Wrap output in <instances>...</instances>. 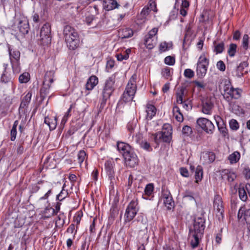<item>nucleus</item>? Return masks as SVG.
<instances>
[{
  "instance_id": "nucleus-1",
  "label": "nucleus",
  "mask_w": 250,
  "mask_h": 250,
  "mask_svg": "<svg viewBox=\"0 0 250 250\" xmlns=\"http://www.w3.org/2000/svg\"><path fill=\"white\" fill-rule=\"evenodd\" d=\"M205 220L201 217H198L195 219L193 224V229H190V236L193 238L191 240V245L193 248L198 246L199 243V239L203 236L205 228Z\"/></svg>"
},
{
  "instance_id": "nucleus-2",
  "label": "nucleus",
  "mask_w": 250,
  "mask_h": 250,
  "mask_svg": "<svg viewBox=\"0 0 250 250\" xmlns=\"http://www.w3.org/2000/svg\"><path fill=\"white\" fill-rule=\"evenodd\" d=\"M63 35L67 47L69 49L74 50L79 46L80 40L77 32L69 25L63 28Z\"/></svg>"
},
{
  "instance_id": "nucleus-3",
  "label": "nucleus",
  "mask_w": 250,
  "mask_h": 250,
  "mask_svg": "<svg viewBox=\"0 0 250 250\" xmlns=\"http://www.w3.org/2000/svg\"><path fill=\"white\" fill-rule=\"evenodd\" d=\"M13 28L16 27L23 35L27 34L29 30V25L27 18L21 14H16L12 25Z\"/></svg>"
},
{
  "instance_id": "nucleus-4",
  "label": "nucleus",
  "mask_w": 250,
  "mask_h": 250,
  "mask_svg": "<svg viewBox=\"0 0 250 250\" xmlns=\"http://www.w3.org/2000/svg\"><path fill=\"white\" fill-rule=\"evenodd\" d=\"M7 45L9 58L13 72L18 74L21 70L20 67L21 53L18 50L11 48L9 44Z\"/></svg>"
},
{
  "instance_id": "nucleus-5",
  "label": "nucleus",
  "mask_w": 250,
  "mask_h": 250,
  "mask_svg": "<svg viewBox=\"0 0 250 250\" xmlns=\"http://www.w3.org/2000/svg\"><path fill=\"white\" fill-rule=\"evenodd\" d=\"M53 76L54 72L51 71L47 72L45 74L42 86L40 90L42 100H43L49 93L50 84L54 82Z\"/></svg>"
},
{
  "instance_id": "nucleus-6",
  "label": "nucleus",
  "mask_w": 250,
  "mask_h": 250,
  "mask_svg": "<svg viewBox=\"0 0 250 250\" xmlns=\"http://www.w3.org/2000/svg\"><path fill=\"white\" fill-rule=\"evenodd\" d=\"M51 27L49 23H45L40 31V43L46 45L51 43Z\"/></svg>"
},
{
  "instance_id": "nucleus-7",
  "label": "nucleus",
  "mask_w": 250,
  "mask_h": 250,
  "mask_svg": "<svg viewBox=\"0 0 250 250\" xmlns=\"http://www.w3.org/2000/svg\"><path fill=\"white\" fill-rule=\"evenodd\" d=\"M208 61L205 55L201 56L197 63L196 73L199 78H203L206 74Z\"/></svg>"
},
{
  "instance_id": "nucleus-8",
  "label": "nucleus",
  "mask_w": 250,
  "mask_h": 250,
  "mask_svg": "<svg viewBox=\"0 0 250 250\" xmlns=\"http://www.w3.org/2000/svg\"><path fill=\"white\" fill-rule=\"evenodd\" d=\"M137 206V200H132L128 205L125 214V222H130L134 218L138 211Z\"/></svg>"
},
{
  "instance_id": "nucleus-9",
  "label": "nucleus",
  "mask_w": 250,
  "mask_h": 250,
  "mask_svg": "<svg viewBox=\"0 0 250 250\" xmlns=\"http://www.w3.org/2000/svg\"><path fill=\"white\" fill-rule=\"evenodd\" d=\"M198 125L206 133L211 134L213 133L215 126L213 123L208 119L205 118H199L197 120Z\"/></svg>"
},
{
  "instance_id": "nucleus-10",
  "label": "nucleus",
  "mask_w": 250,
  "mask_h": 250,
  "mask_svg": "<svg viewBox=\"0 0 250 250\" xmlns=\"http://www.w3.org/2000/svg\"><path fill=\"white\" fill-rule=\"evenodd\" d=\"M115 76L113 75L106 80L102 93L111 96L115 89Z\"/></svg>"
},
{
  "instance_id": "nucleus-11",
  "label": "nucleus",
  "mask_w": 250,
  "mask_h": 250,
  "mask_svg": "<svg viewBox=\"0 0 250 250\" xmlns=\"http://www.w3.org/2000/svg\"><path fill=\"white\" fill-rule=\"evenodd\" d=\"M172 132H166V131H159L156 133L154 136V142L159 145L162 141L169 143L172 138Z\"/></svg>"
},
{
  "instance_id": "nucleus-12",
  "label": "nucleus",
  "mask_w": 250,
  "mask_h": 250,
  "mask_svg": "<svg viewBox=\"0 0 250 250\" xmlns=\"http://www.w3.org/2000/svg\"><path fill=\"white\" fill-rule=\"evenodd\" d=\"M124 158L126 165L130 167H134L138 165V157L132 150L127 154H124Z\"/></svg>"
},
{
  "instance_id": "nucleus-13",
  "label": "nucleus",
  "mask_w": 250,
  "mask_h": 250,
  "mask_svg": "<svg viewBox=\"0 0 250 250\" xmlns=\"http://www.w3.org/2000/svg\"><path fill=\"white\" fill-rule=\"evenodd\" d=\"M213 208L216 210L218 215H223L224 211L223 202L221 197L218 194H216L214 196Z\"/></svg>"
},
{
  "instance_id": "nucleus-14",
  "label": "nucleus",
  "mask_w": 250,
  "mask_h": 250,
  "mask_svg": "<svg viewBox=\"0 0 250 250\" xmlns=\"http://www.w3.org/2000/svg\"><path fill=\"white\" fill-rule=\"evenodd\" d=\"M114 165V162L111 160L106 161L104 164L105 169L111 183L113 182V180H115Z\"/></svg>"
},
{
  "instance_id": "nucleus-15",
  "label": "nucleus",
  "mask_w": 250,
  "mask_h": 250,
  "mask_svg": "<svg viewBox=\"0 0 250 250\" xmlns=\"http://www.w3.org/2000/svg\"><path fill=\"white\" fill-rule=\"evenodd\" d=\"M136 78L132 76L129 80L125 91H127L131 95H135L136 91Z\"/></svg>"
},
{
  "instance_id": "nucleus-16",
  "label": "nucleus",
  "mask_w": 250,
  "mask_h": 250,
  "mask_svg": "<svg viewBox=\"0 0 250 250\" xmlns=\"http://www.w3.org/2000/svg\"><path fill=\"white\" fill-rule=\"evenodd\" d=\"M215 159V155L212 152H204L201 156V160L203 161L204 164H210L213 162Z\"/></svg>"
},
{
  "instance_id": "nucleus-17",
  "label": "nucleus",
  "mask_w": 250,
  "mask_h": 250,
  "mask_svg": "<svg viewBox=\"0 0 250 250\" xmlns=\"http://www.w3.org/2000/svg\"><path fill=\"white\" fill-rule=\"evenodd\" d=\"M117 149L124 157V154H127L132 150L131 147L128 144L124 142H118Z\"/></svg>"
},
{
  "instance_id": "nucleus-18",
  "label": "nucleus",
  "mask_w": 250,
  "mask_h": 250,
  "mask_svg": "<svg viewBox=\"0 0 250 250\" xmlns=\"http://www.w3.org/2000/svg\"><path fill=\"white\" fill-rule=\"evenodd\" d=\"M98 79L95 76H91L87 81L85 88L87 90H91L98 84Z\"/></svg>"
},
{
  "instance_id": "nucleus-19",
  "label": "nucleus",
  "mask_w": 250,
  "mask_h": 250,
  "mask_svg": "<svg viewBox=\"0 0 250 250\" xmlns=\"http://www.w3.org/2000/svg\"><path fill=\"white\" fill-rule=\"evenodd\" d=\"M44 123L49 127L50 130H54L57 125V117L56 116L46 117L44 118Z\"/></svg>"
},
{
  "instance_id": "nucleus-20",
  "label": "nucleus",
  "mask_w": 250,
  "mask_h": 250,
  "mask_svg": "<svg viewBox=\"0 0 250 250\" xmlns=\"http://www.w3.org/2000/svg\"><path fill=\"white\" fill-rule=\"evenodd\" d=\"M103 6L106 10L109 11L117 8L118 4L116 0H104Z\"/></svg>"
},
{
  "instance_id": "nucleus-21",
  "label": "nucleus",
  "mask_w": 250,
  "mask_h": 250,
  "mask_svg": "<svg viewBox=\"0 0 250 250\" xmlns=\"http://www.w3.org/2000/svg\"><path fill=\"white\" fill-rule=\"evenodd\" d=\"M133 35L132 30L129 28H125L119 31V36L122 39H126L132 37Z\"/></svg>"
},
{
  "instance_id": "nucleus-22",
  "label": "nucleus",
  "mask_w": 250,
  "mask_h": 250,
  "mask_svg": "<svg viewBox=\"0 0 250 250\" xmlns=\"http://www.w3.org/2000/svg\"><path fill=\"white\" fill-rule=\"evenodd\" d=\"M222 177L224 179H227L229 182H232L236 178V175L232 172L227 169H225L222 172Z\"/></svg>"
},
{
  "instance_id": "nucleus-23",
  "label": "nucleus",
  "mask_w": 250,
  "mask_h": 250,
  "mask_svg": "<svg viewBox=\"0 0 250 250\" xmlns=\"http://www.w3.org/2000/svg\"><path fill=\"white\" fill-rule=\"evenodd\" d=\"M146 112L147 113V119L151 120L156 114V108L152 104H147Z\"/></svg>"
},
{
  "instance_id": "nucleus-24",
  "label": "nucleus",
  "mask_w": 250,
  "mask_h": 250,
  "mask_svg": "<svg viewBox=\"0 0 250 250\" xmlns=\"http://www.w3.org/2000/svg\"><path fill=\"white\" fill-rule=\"evenodd\" d=\"M32 97V93L30 92H28L26 95L23 98L20 105V109L21 108H24L25 107H27L28 104L30 102Z\"/></svg>"
},
{
  "instance_id": "nucleus-25",
  "label": "nucleus",
  "mask_w": 250,
  "mask_h": 250,
  "mask_svg": "<svg viewBox=\"0 0 250 250\" xmlns=\"http://www.w3.org/2000/svg\"><path fill=\"white\" fill-rule=\"evenodd\" d=\"M213 106V105L211 102L204 103L202 105V112L205 114L210 115Z\"/></svg>"
},
{
  "instance_id": "nucleus-26",
  "label": "nucleus",
  "mask_w": 250,
  "mask_h": 250,
  "mask_svg": "<svg viewBox=\"0 0 250 250\" xmlns=\"http://www.w3.org/2000/svg\"><path fill=\"white\" fill-rule=\"evenodd\" d=\"M213 44V51L215 52L216 54H220L223 52L225 49V44L223 42L219 43H216V42H214Z\"/></svg>"
},
{
  "instance_id": "nucleus-27",
  "label": "nucleus",
  "mask_w": 250,
  "mask_h": 250,
  "mask_svg": "<svg viewBox=\"0 0 250 250\" xmlns=\"http://www.w3.org/2000/svg\"><path fill=\"white\" fill-rule=\"evenodd\" d=\"M247 189L245 186H240L239 188L238 192L240 199L243 201H246L248 199Z\"/></svg>"
},
{
  "instance_id": "nucleus-28",
  "label": "nucleus",
  "mask_w": 250,
  "mask_h": 250,
  "mask_svg": "<svg viewBox=\"0 0 250 250\" xmlns=\"http://www.w3.org/2000/svg\"><path fill=\"white\" fill-rule=\"evenodd\" d=\"M186 88L185 87H181L178 91L176 93V102L178 104H182L183 102V96Z\"/></svg>"
},
{
  "instance_id": "nucleus-29",
  "label": "nucleus",
  "mask_w": 250,
  "mask_h": 250,
  "mask_svg": "<svg viewBox=\"0 0 250 250\" xmlns=\"http://www.w3.org/2000/svg\"><path fill=\"white\" fill-rule=\"evenodd\" d=\"M44 218H48L56 214L55 209L50 207H47L43 211Z\"/></svg>"
},
{
  "instance_id": "nucleus-30",
  "label": "nucleus",
  "mask_w": 250,
  "mask_h": 250,
  "mask_svg": "<svg viewBox=\"0 0 250 250\" xmlns=\"http://www.w3.org/2000/svg\"><path fill=\"white\" fill-rule=\"evenodd\" d=\"M154 190V186L152 183L146 185L144 190L145 194L143 195V197L144 199H147V198L145 196H150L153 192Z\"/></svg>"
},
{
  "instance_id": "nucleus-31",
  "label": "nucleus",
  "mask_w": 250,
  "mask_h": 250,
  "mask_svg": "<svg viewBox=\"0 0 250 250\" xmlns=\"http://www.w3.org/2000/svg\"><path fill=\"white\" fill-rule=\"evenodd\" d=\"M172 43L171 42H161L159 45V51L161 52L167 51L172 48Z\"/></svg>"
},
{
  "instance_id": "nucleus-32",
  "label": "nucleus",
  "mask_w": 250,
  "mask_h": 250,
  "mask_svg": "<svg viewBox=\"0 0 250 250\" xmlns=\"http://www.w3.org/2000/svg\"><path fill=\"white\" fill-rule=\"evenodd\" d=\"M18 123H19L18 121H17V120L15 121L13 124L12 128L11 130L10 140L12 141H14L16 139V135H17V127L18 125Z\"/></svg>"
},
{
  "instance_id": "nucleus-33",
  "label": "nucleus",
  "mask_w": 250,
  "mask_h": 250,
  "mask_svg": "<svg viewBox=\"0 0 250 250\" xmlns=\"http://www.w3.org/2000/svg\"><path fill=\"white\" fill-rule=\"evenodd\" d=\"M203 177V168L201 166H198L196 168L195 178L196 182L197 183L199 181H201Z\"/></svg>"
},
{
  "instance_id": "nucleus-34",
  "label": "nucleus",
  "mask_w": 250,
  "mask_h": 250,
  "mask_svg": "<svg viewBox=\"0 0 250 250\" xmlns=\"http://www.w3.org/2000/svg\"><path fill=\"white\" fill-rule=\"evenodd\" d=\"M194 193L189 190H186L184 194L183 198L186 201H190L193 202H195V199L193 196Z\"/></svg>"
},
{
  "instance_id": "nucleus-35",
  "label": "nucleus",
  "mask_w": 250,
  "mask_h": 250,
  "mask_svg": "<svg viewBox=\"0 0 250 250\" xmlns=\"http://www.w3.org/2000/svg\"><path fill=\"white\" fill-rule=\"evenodd\" d=\"M240 157V153L237 152H234L232 154H230L229 157V160L231 164L236 163L238 161Z\"/></svg>"
},
{
  "instance_id": "nucleus-36",
  "label": "nucleus",
  "mask_w": 250,
  "mask_h": 250,
  "mask_svg": "<svg viewBox=\"0 0 250 250\" xmlns=\"http://www.w3.org/2000/svg\"><path fill=\"white\" fill-rule=\"evenodd\" d=\"M234 89V88L232 86V87L228 90V91H227L225 93H222L223 98L226 101L229 102L232 100V94H233Z\"/></svg>"
},
{
  "instance_id": "nucleus-37",
  "label": "nucleus",
  "mask_w": 250,
  "mask_h": 250,
  "mask_svg": "<svg viewBox=\"0 0 250 250\" xmlns=\"http://www.w3.org/2000/svg\"><path fill=\"white\" fill-rule=\"evenodd\" d=\"M218 130L224 137L228 136V129L223 123L222 124L217 122Z\"/></svg>"
},
{
  "instance_id": "nucleus-38",
  "label": "nucleus",
  "mask_w": 250,
  "mask_h": 250,
  "mask_svg": "<svg viewBox=\"0 0 250 250\" xmlns=\"http://www.w3.org/2000/svg\"><path fill=\"white\" fill-rule=\"evenodd\" d=\"M164 203L168 210H170L174 208V202L172 197L169 198L168 199H166L164 200Z\"/></svg>"
},
{
  "instance_id": "nucleus-39",
  "label": "nucleus",
  "mask_w": 250,
  "mask_h": 250,
  "mask_svg": "<svg viewBox=\"0 0 250 250\" xmlns=\"http://www.w3.org/2000/svg\"><path fill=\"white\" fill-rule=\"evenodd\" d=\"M20 83H27L30 80V74L28 72H24L21 74L19 78Z\"/></svg>"
},
{
  "instance_id": "nucleus-40",
  "label": "nucleus",
  "mask_w": 250,
  "mask_h": 250,
  "mask_svg": "<svg viewBox=\"0 0 250 250\" xmlns=\"http://www.w3.org/2000/svg\"><path fill=\"white\" fill-rule=\"evenodd\" d=\"M145 44L147 48L150 49L154 47L156 44V41L154 39L145 38Z\"/></svg>"
},
{
  "instance_id": "nucleus-41",
  "label": "nucleus",
  "mask_w": 250,
  "mask_h": 250,
  "mask_svg": "<svg viewBox=\"0 0 250 250\" xmlns=\"http://www.w3.org/2000/svg\"><path fill=\"white\" fill-rule=\"evenodd\" d=\"M133 95H131L127 91H125L122 97V100L125 103L129 102L132 101Z\"/></svg>"
},
{
  "instance_id": "nucleus-42",
  "label": "nucleus",
  "mask_w": 250,
  "mask_h": 250,
  "mask_svg": "<svg viewBox=\"0 0 250 250\" xmlns=\"http://www.w3.org/2000/svg\"><path fill=\"white\" fill-rule=\"evenodd\" d=\"M237 45L234 43H231L228 51V53L231 57L234 56L236 52Z\"/></svg>"
},
{
  "instance_id": "nucleus-43",
  "label": "nucleus",
  "mask_w": 250,
  "mask_h": 250,
  "mask_svg": "<svg viewBox=\"0 0 250 250\" xmlns=\"http://www.w3.org/2000/svg\"><path fill=\"white\" fill-rule=\"evenodd\" d=\"M248 66V63L246 62H243L240 63V64L237 66V71L238 72L243 71L244 69ZM243 75V73H241L240 74H238L237 76L238 77H241Z\"/></svg>"
},
{
  "instance_id": "nucleus-44",
  "label": "nucleus",
  "mask_w": 250,
  "mask_h": 250,
  "mask_svg": "<svg viewBox=\"0 0 250 250\" xmlns=\"http://www.w3.org/2000/svg\"><path fill=\"white\" fill-rule=\"evenodd\" d=\"M172 68L166 67L162 70L161 74L165 79H168L171 75V70Z\"/></svg>"
},
{
  "instance_id": "nucleus-45",
  "label": "nucleus",
  "mask_w": 250,
  "mask_h": 250,
  "mask_svg": "<svg viewBox=\"0 0 250 250\" xmlns=\"http://www.w3.org/2000/svg\"><path fill=\"white\" fill-rule=\"evenodd\" d=\"M110 96L102 93V99L100 101V108H104V107L107 100L109 99Z\"/></svg>"
},
{
  "instance_id": "nucleus-46",
  "label": "nucleus",
  "mask_w": 250,
  "mask_h": 250,
  "mask_svg": "<svg viewBox=\"0 0 250 250\" xmlns=\"http://www.w3.org/2000/svg\"><path fill=\"white\" fill-rule=\"evenodd\" d=\"M158 28H153L146 35L145 37L146 38L148 39H154L155 38V36L156 35L158 32Z\"/></svg>"
},
{
  "instance_id": "nucleus-47",
  "label": "nucleus",
  "mask_w": 250,
  "mask_h": 250,
  "mask_svg": "<svg viewBox=\"0 0 250 250\" xmlns=\"http://www.w3.org/2000/svg\"><path fill=\"white\" fill-rule=\"evenodd\" d=\"M229 124L230 128L233 130H237L239 128V124L236 120L231 119Z\"/></svg>"
},
{
  "instance_id": "nucleus-48",
  "label": "nucleus",
  "mask_w": 250,
  "mask_h": 250,
  "mask_svg": "<svg viewBox=\"0 0 250 250\" xmlns=\"http://www.w3.org/2000/svg\"><path fill=\"white\" fill-rule=\"evenodd\" d=\"M45 184L46 187L48 188H49V189H48V191L44 194V196L41 197L40 198V200H45V199H47L48 198V197L50 196V195L51 194V188H50L51 187V184L47 182H45Z\"/></svg>"
},
{
  "instance_id": "nucleus-49",
  "label": "nucleus",
  "mask_w": 250,
  "mask_h": 250,
  "mask_svg": "<svg viewBox=\"0 0 250 250\" xmlns=\"http://www.w3.org/2000/svg\"><path fill=\"white\" fill-rule=\"evenodd\" d=\"M86 157V153L84 150H80L78 154V162L81 164L84 160Z\"/></svg>"
},
{
  "instance_id": "nucleus-50",
  "label": "nucleus",
  "mask_w": 250,
  "mask_h": 250,
  "mask_svg": "<svg viewBox=\"0 0 250 250\" xmlns=\"http://www.w3.org/2000/svg\"><path fill=\"white\" fill-rule=\"evenodd\" d=\"M192 130L191 127L188 125H185L182 128V133L183 134L188 136L191 134Z\"/></svg>"
},
{
  "instance_id": "nucleus-51",
  "label": "nucleus",
  "mask_w": 250,
  "mask_h": 250,
  "mask_svg": "<svg viewBox=\"0 0 250 250\" xmlns=\"http://www.w3.org/2000/svg\"><path fill=\"white\" fill-rule=\"evenodd\" d=\"M175 58L173 57L168 56L165 58L164 62L166 64L169 65H173L175 63Z\"/></svg>"
},
{
  "instance_id": "nucleus-52",
  "label": "nucleus",
  "mask_w": 250,
  "mask_h": 250,
  "mask_svg": "<svg viewBox=\"0 0 250 250\" xmlns=\"http://www.w3.org/2000/svg\"><path fill=\"white\" fill-rule=\"evenodd\" d=\"M73 105L71 104L68 109L67 111L65 113L62 119L61 124H64L67 121L68 117L70 116V112L71 111Z\"/></svg>"
},
{
  "instance_id": "nucleus-53",
  "label": "nucleus",
  "mask_w": 250,
  "mask_h": 250,
  "mask_svg": "<svg viewBox=\"0 0 250 250\" xmlns=\"http://www.w3.org/2000/svg\"><path fill=\"white\" fill-rule=\"evenodd\" d=\"M140 146L142 148L146 150L150 151V150H152L150 144L146 141H142L140 143Z\"/></svg>"
},
{
  "instance_id": "nucleus-54",
  "label": "nucleus",
  "mask_w": 250,
  "mask_h": 250,
  "mask_svg": "<svg viewBox=\"0 0 250 250\" xmlns=\"http://www.w3.org/2000/svg\"><path fill=\"white\" fill-rule=\"evenodd\" d=\"M136 126V124L132 122H129L127 125V128L128 131L130 132L129 135L131 136V134L134 132V129Z\"/></svg>"
},
{
  "instance_id": "nucleus-55",
  "label": "nucleus",
  "mask_w": 250,
  "mask_h": 250,
  "mask_svg": "<svg viewBox=\"0 0 250 250\" xmlns=\"http://www.w3.org/2000/svg\"><path fill=\"white\" fill-rule=\"evenodd\" d=\"M67 191L62 189L61 191V192L57 195V199L59 201H62L67 196Z\"/></svg>"
},
{
  "instance_id": "nucleus-56",
  "label": "nucleus",
  "mask_w": 250,
  "mask_h": 250,
  "mask_svg": "<svg viewBox=\"0 0 250 250\" xmlns=\"http://www.w3.org/2000/svg\"><path fill=\"white\" fill-rule=\"evenodd\" d=\"M241 97V90L239 88H234L232 94V99H238Z\"/></svg>"
},
{
  "instance_id": "nucleus-57",
  "label": "nucleus",
  "mask_w": 250,
  "mask_h": 250,
  "mask_svg": "<svg viewBox=\"0 0 250 250\" xmlns=\"http://www.w3.org/2000/svg\"><path fill=\"white\" fill-rule=\"evenodd\" d=\"M184 76L185 77L191 79L193 77L194 75V73L193 71H192L190 69H186L184 71Z\"/></svg>"
},
{
  "instance_id": "nucleus-58",
  "label": "nucleus",
  "mask_w": 250,
  "mask_h": 250,
  "mask_svg": "<svg viewBox=\"0 0 250 250\" xmlns=\"http://www.w3.org/2000/svg\"><path fill=\"white\" fill-rule=\"evenodd\" d=\"M243 47L247 49L249 45V36L247 34H245L243 37L242 40Z\"/></svg>"
},
{
  "instance_id": "nucleus-59",
  "label": "nucleus",
  "mask_w": 250,
  "mask_h": 250,
  "mask_svg": "<svg viewBox=\"0 0 250 250\" xmlns=\"http://www.w3.org/2000/svg\"><path fill=\"white\" fill-rule=\"evenodd\" d=\"M117 59L119 61H122L123 60H126L129 58V53H125V54H118L116 56Z\"/></svg>"
},
{
  "instance_id": "nucleus-60",
  "label": "nucleus",
  "mask_w": 250,
  "mask_h": 250,
  "mask_svg": "<svg viewBox=\"0 0 250 250\" xmlns=\"http://www.w3.org/2000/svg\"><path fill=\"white\" fill-rule=\"evenodd\" d=\"M10 80L11 78L7 75H6L5 72H3V74H2L0 78V82L3 83H6L8 82H10Z\"/></svg>"
},
{
  "instance_id": "nucleus-61",
  "label": "nucleus",
  "mask_w": 250,
  "mask_h": 250,
  "mask_svg": "<svg viewBox=\"0 0 250 250\" xmlns=\"http://www.w3.org/2000/svg\"><path fill=\"white\" fill-rule=\"evenodd\" d=\"M161 197L165 200L166 199H168V198L171 197L172 196L168 190L163 189L162 192Z\"/></svg>"
},
{
  "instance_id": "nucleus-62",
  "label": "nucleus",
  "mask_w": 250,
  "mask_h": 250,
  "mask_svg": "<svg viewBox=\"0 0 250 250\" xmlns=\"http://www.w3.org/2000/svg\"><path fill=\"white\" fill-rule=\"evenodd\" d=\"M244 216L247 223L250 224V209L245 210Z\"/></svg>"
},
{
  "instance_id": "nucleus-63",
  "label": "nucleus",
  "mask_w": 250,
  "mask_h": 250,
  "mask_svg": "<svg viewBox=\"0 0 250 250\" xmlns=\"http://www.w3.org/2000/svg\"><path fill=\"white\" fill-rule=\"evenodd\" d=\"M217 67L221 71H224L226 69V66L222 61H219L217 63Z\"/></svg>"
},
{
  "instance_id": "nucleus-64",
  "label": "nucleus",
  "mask_w": 250,
  "mask_h": 250,
  "mask_svg": "<svg viewBox=\"0 0 250 250\" xmlns=\"http://www.w3.org/2000/svg\"><path fill=\"white\" fill-rule=\"evenodd\" d=\"M192 83H195L196 86L200 88L204 89L206 84L203 82H199L198 81H193Z\"/></svg>"
}]
</instances>
